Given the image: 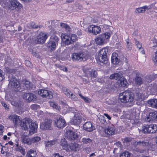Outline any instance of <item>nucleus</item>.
<instances>
[{"label":"nucleus","mask_w":157,"mask_h":157,"mask_svg":"<svg viewBox=\"0 0 157 157\" xmlns=\"http://www.w3.org/2000/svg\"><path fill=\"white\" fill-rule=\"evenodd\" d=\"M20 125L23 130L29 131V134L30 135H33L37 132V125L30 118H27L23 119Z\"/></svg>","instance_id":"1"},{"label":"nucleus","mask_w":157,"mask_h":157,"mask_svg":"<svg viewBox=\"0 0 157 157\" xmlns=\"http://www.w3.org/2000/svg\"><path fill=\"white\" fill-rule=\"evenodd\" d=\"M119 99L122 103H132L134 100V94L128 91H125L119 94Z\"/></svg>","instance_id":"2"},{"label":"nucleus","mask_w":157,"mask_h":157,"mask_svg":"<svg viewBox=\"0 0 157 157\" xmlns=\"http://www.w3.org/2000/svg\"><path fill=\"white\" fill-rule=\"evenodd\" d=\"M89 57V52L87 51H82L78 53H74L71 55V58L74 61H85Z\"/></svg>","instance_id":"3"},{"label":"nucleus","mask_w":157,"mask_h":157,"mask_svg":"<svg viewBox=\"0 0 157 157\" xmlns=\"http://www.w3.org/2000/svg\"><path fill=\"white\" fill-rule=\"evenodd\" d=\"M108 50L107 48H103L100 50L98 54L97 59L99 62L105 63L107 62V53Z\"/></svg>","instance_id":"4"},{"label":"nucleus","mask_w":157,"mask_h":157,"mask_svg":"<svg viewBox=\"0 0 157 157\" xmlns=\"http://www.w3.org/2000/svg\"><path fill=\"white\" fill-rule=\"evenodd\" d=\"M157 131V124H152L142 127L141 131L144 133H154Z\"/></svg>","instance_id":"5"},{"label":"nucleus","mask_w":157,"mask_h":157,"mask_svg":"<svg viewBox=\"0 0 157 157\" xmlns=\"http://www.w3.org/2000/svg\"><path fill=\"white\" fill-rule=\"evenodd\" d=\"M110 36V34L106 33L101 34L95 39L96 43L98 45H101L107 42V40Z\"/></svg>","instance_id":"6"},{"label":"nucleus","mask_w":157,"mask_h":157,"mask_svg":"<svg viewBox=\"0 0 157 157\" xmlns=\"http://www.w3.org/2000/svg\"><path fill=\"white\" fill-rule=\"evenodd\" d=\"M59 39L56 36H52L48 44V47L50 49L51 51H54L56 49V46L58 45Z\"/></svg>","instance_id":"7"},{"label":"nucleus","mask_w":157,"mask_h":157,"mask_svg":"<svg viewBox=\"0 0 157 157\" xmlns=\"http://www.w3.org/2000/svg\"><path fill=\"white\" fill-rule=\"evenodd\" d=\"M9 87L12 88L16 91H20V86L18 81L14 78H12L9 81Z\"/></svg>","instance_id":"8"},{"label":"nucleus","mask_w":157,"mask_h":157,"mask_svg":"<svg viewBox=\"0 0 157 157\" xmlns=\"http://www.w3.org/2000/svg\"><path fill=\"white\" fill-rule=\"evenodd\" d=\"M47 38V36L45 33L41 32L36 38L34 41L35 43L41 44L44 43Z\"/></svg>","instance_id":"9"},{"label":"nucleus","mask_w":157,"mask_h":157,"mask_svg":"<svg viewBox=\"0 0 157 157\" xmlns=\"http://www.w3.org/2000/svg\"><path fill=\"white\" fill-rule=\"evenodd\" d=\"M89 33H92L94 35H97L100 33L101 29L98 26L92 25H90L87 28Z\"/></svg>","instance_id":"10"},{"label":"nucleus","mask_w":157,"mask_h":157,"mask_svg":"<svg viewBox=\"0 0 157 157\" xmlns=\"http://www.w3.org/2000/svg\"><path fill=\"white\" fill-rule=\"evenodd\" d=\"M52 121L49 119L45 120L44 122L40 124V128L43 130H51L52 129L51 124Z\"/></svg>","instance_id":"11"},{"label":"nucleus","mask_w":157,"mask_h":157,"mask_svg":"<svg viewBox=\"0 0 157 157\" xmlns=\"http://www.w3.org/2000/svg\"><path fill=\"white\" fill-rule=\"evenodd\" d=\"M38 94L43 98H52L53 95L52 92L45 89L40 90L38 92Z\"/></svg>","instance_id":"12"},{"label":"nucleus","mask_w":157,"mask_h":157,"mask_svg":"<svg viewBox=\"0 0 157 157\" xmlns=\"http://www.w3.org/2000/svg\"><path fill=\"white\" fill-rule=\"evenodd\" d=\"M54 125L59 128H62L66 125V123L64 118L60 117L54 121Z\"/></svg>","instance_id":"13"},{"label":"nucleus","mask_w":157,"mask_h":157,"mask_svg":"<svg viewBox=\"0 0 157 157\" xmlns=\"http://www.w3.org/2000/svg\"><path fill=\"white\" fill-rule=\"evenodd\" d=\"M103 131L105 134L111 136L115 133V128L113 125L111 124L105 127Z\"/></svg>","instance_id":"14"},{"label":"nucleus","mask_w":157,"mask_h":157,"mask_svg":"<svg viewBox=\"0 0 157 157\" xmlns=\"http://www.w3.org/2000/svg\"><path fill=\"white\" fill-rule=\"evenodd\" d=\"M22 7V5L17 0H13L10 2V8L11 10H19L21 9Z\"/></svg>","instance_id":"15"},{"label":"nucleus","mask_w":157,"mask_h":157,"mask_svg":"<svg viewBox=\"0 0 157 157\" xmlns=\"http://www.w3.org/2000/svg\"><path fill=\"white\" fill-rule=\"evenodd\" d=\"M81 122V118L79 116V114L75 112L74 116L71 120V123L72 124L79 125Z\"/></svg>","instance_id":"16"},{"label":"nucleus","mask_w":157,"mask_h":157,"mask_svg":"<svg viewBox=\"0 0 157 157\" xmlns=\"http://www.w3.org/2000/svg\"><path fill=\"white\" fill-rule=\"evenodd\" d=\"M65 136L67 139L70 140H75L78 137L76 133L70 130L66 132Z\"/></svg>","instance_id":"17"},{"label":"nucleus","mask_w":157,"mask_h":157,"mask_svg":"<svg viewBox=\"0 0 157 157\" xmlns=\"http://www.w3.org/2000/svg\"><path fill=\"white\" fill-rule=\"evenodd\" d=\"M24 99L26 100L29 102L35 101L36 96L34 94L31 93H25L23 95Z\"/></svg>","instance_id":"18"},{"label":"nucleus","mask_w":157,"mask_h":157,"mask_svg":"<svg viewBox=\"0 0 157 157\" xmlns=\"http://www.w3.org/2000/svg\"><path fill=\"white\" fill-rule=\"evenodd\" d=\"M83 129L89 132H91L94 129V127L93 126L90 122H86L83 125Z\"/></svg>","instance_id":"19"},{"label":"nucleus","mask_w":157,"mask_h":157,"mask_svg":"<svg viewBox=\"0 0 157 157\" xmlns=\"http://www.w3.org/2000/svg\"><path fill=\"white\" fill-rule=\"evenodd\" d=\"M9 118L13 123L15 126H17L20 122L19 117L16 115H12L9 116Z\"/></svg>","instance_id":"20"},{"label":"nucleus","mask_w":157,"mask_h":157,"mask_svg":"<svg viewBox=\"0 0 157 157\" xmlns=\"http://www.w3.org/2000/svg\"><path fill=\"white\" fill-rule=\"evenodd\" d=\"M86 74L88 78H95L97 76V72L95 70H93L89 68L86 71Z\"/></svg>","instance_id":"21"},{"label":"nucleus","mask_w":157,"mask_h":157,"mask_svg":"<svg viewBox=\"0 0 157 157\" xmlns=\"http://www.w3.org/2000/svg\"><path fill=\"white\" fill-rule=\"evenodd\" d=\"M59 144L60 146L62 147L63 149L67 151H69V145L68 144L65 139L63 138L61 139Z\"/></svg>","instance_id":"22"},{"label":"nucleus","mask_w":157,"mask_h":157,"mask_svg":"<svg viewBox=\"0 0 157 157\" xmlns=\"http://www.w3.org/2000/svg\"><path fill=\"white\" fill-rule=\"evenodd\" d=\"M61 38L63 40L65 44L67 45L72 44L70 36L66 35L65 33H62L61 35Z\"/></svg>","instance_id":"23"},{"label":"nucleus","mask_w":157,"mask_h":157,"mask_svg":"<svg viewBox=\"0 0 157 157\" xmlns=\"http://www.w3.org/2000/svg\"><path fill=\"white\" fill-rule=\"evenodd\" d=\"M155 119H157V111L150 112L149 116L147 117V121L149 122L151 121H152Z\"/></svg>","instance_id":"24"},{"label":"nucleus","mask_w":157,"mask_h":157,"mask_svg":"<svg viewBox=\"0 0 157 157\" xmlns=\"http://www.w3.org/2000/svg\"><path fill=\"white\" fill-rule=\"evenodd\" d=\"M118 54L115 53L112 54L111 59V63L114 64H117L120 62V59L118 58Z\"/></svg>","instance_id":"25"},{"label":"nucleus","mask_w":157,"mask_h":157,"mask_svg":"<svg viewBox=\"0 0 157 157\" xmlns=\"http://www.w3.org/2000/svg\"><path fill=\"white\" fill-rule=\"evenodd\" d=\"M24 85L23 86L25 87V89L27 90L33 89L35 88L34 86L29 81L25 80L23 82Z\"/></svg>","instance_id":"26"},{"label":"nucleus","mask_w":157,"mask_h":157,"mask_svg":"<svg viewBox=\"0 0 157 157\" xmlns=\"http://www.w3.org/2000/svg\"><path fill=\"white\" fill-rule=\"evenodd\" d=\"M81 146L76 143H71L69 146V151L70 149L72 151H77L79 150Z\"/></svg>","instance_id":"27"},{"label":"nucleus","mask_w":157,"mask_h":157,"mask_svg":"<svg viewBox=\"0 0 157 157\" xmlns=\"http://www.w3.org/2000/svg\"><path fill=\"white\" fill-rule=\"evenodd\" d=\"M148 103L149 106L157 109V99H153L149 100L148 101Z\"/></svg>","instance_id":"28"},{"label":"nucleus","mask_w":157,"mask_h":157,"mask_svg":"<svg viewBox=\"0 0 157 157\" xmlns=\"http://www.w3.org/2000/svg\"><path fill=\"white\" fill-rule=\"evenodd\" d=\"M148 142L143 141H136L134 143V145L136 147H145L148 144Z\"/></svg>","instance_id":"29"},{"label":"nucleus","mask_w":157,"mask_h":157,"mask_svg":"<svg viewBox=\"0 0 157 157\" xmlns=\"http://www.w3.org/2000/svg\"><path fill=\"white\" fill-rule=\"evenodd\" d=\"M118 83H120V85L123 87H126L127 84L126 79L124 78H121V79L118 81Z\"/></svg>","instance_id":"30"},{"label":"nucleus","mask_w":157,"mask_h":157,"mask_svg":"<svg viewBox=\"0 0 157 157\" xmlns=\"http://www.w3.org/2000/svg\"><path fill=\"white\" fill-rule=\"evenodd\" d=\"M26 157H37V154L36 151L34 150H30L28 151Z\"/></svg>","instance_id":"31"},{"label":"nucleus","mask_w":157,"mask_h":157,"mask_svg":"<svg viewBox=\"0 0 157 157\" xmlns=\"http://www.w3.org/2000/svg\"><path fill=\"white\" fill-rule=\"evenodd\" d=\"M60 26L62 28H64L67 32H70L71 31V28L66 23L61 22L60 23Z\"/></svg>","instance_id":"32"},{"label":"nucleus","mask_w":157,"mask_h":157,"mask_svg":"<svg viewBox=\"0 0 157 157\" xmlns=\"http://www.w3.org/2000/svg\"><path fill=\"white\" fill-rule=\"evenodd\" d=\"M16 151L20 152L23 155H24L25 154V149L21 146H19L18 144H16Z\"/></svg>","instance_id":"33"},{"label":"nucleus","mask_w":157,"mask_h":157,"mask_svg":"<svg viewBox=\"0 0 157 157\" xmlns=\"http://www.w3.org/2000/svg\"><path fill=\"white\" fill-rule=\"evenodd\" d=\"M144 97V96L143 94L138 93H136L135 98L136 100L141 101L143 100Z\"/></svg>","instance_id":"34"},{"label":"nucleus","mask_w":157,"mask_h":157,"mask_svg":"<svg viewBox=\"0 0 157 157\" xmlns=\"http://www.w3.org/2000/svg\"><path fill=\"white\" fill-rule=\"evenodd\" d=\"M22 142L28 145L31 144V139L27 137H23L22 140Z\"/></svg>","instance_id":"35"},{"label":"nucleus","mask_w":157,"mask_h":157,"mask_svg":"<svg viewBox=\"0 0 157 157\" xmlns=\"http://www.w3.org/2000/svg\"><path fill=\"white\" fill-rule=\"evenodd\" d=\"M82 142L84 144H91L92 143V140L88 137L83 138L82 140Z\"/></svg>","instance_id":"36"},{"label":"nucleus","mask_w":157,"mask_h":157,"mask_svg":"<svg viewBox=\"0 0 157 157\" xmlns=\"http://www.w3.org/2000/svg\"><path fill=\"white\" fill-rule=\"evenodd\" d=\"M51 106L54 108H55L58 110H59L60 109V107L58 105V104L53 101H50L49 102Z\"/></svg>","instance_id":"37"},{"label":"nucleus","mask_w":157,"mask_h":157,"mask_svg":"<svg viewBox=\"0 0 157 157\" xmlns=\"http://www.w3.org/2000/svg\"><path fill=\"white\" fill-rule=\"evenodd\" d=\"M56 142V141L55 140H52L45 142V144L46 147H50L55 144Z\"/></svg>","instance_id":"38"},{"label":"nucleus","mask_w":157,"mask_h":157,"mask_svg":"<svg viewBox=\"0 0 157 157\" xmlns=\"http://www.w3.org/2000/svg\"><path fill=\"white\" fill-rule=\"evenodd\" d=\"M62 90L64 94L68 97L70 95L71 93V91L69 90L66 87L63 88Z\"/></svg>","instance_id":"39"},{"label":"nucleus","mask_w":157,"mask_h":157,"mask_svg":"<svg viewBox=\"0 0 157 157\" xmlns=\"http://www.w3.org/2000/svg\"><path fill=\"white\" fill-rule=\"evenodd\" d=\"M31 139V144L33 143H36L40 140L41 139L40 137L35 136Z\"/></svg>","instance_id":"40"},{"label":"nucleus","mask_w":157,"mask_h":157,"mask_svg":"<svg viewBox=\"0 0 157 157\" xmlns=\"http://www.w3.org/2000/svg\"><path fill=\"white\" fill-rule=\"evenodd\" d=\"M78 95L85 102L90 103V100L88 98L83 96L81 94H79Z\"/></svg>","instance_id":"41"},{"label":"nucleus","mask_w":157,"mask_h":157,"mask_svg":"<svg viewBox=\"0 0 157 157\" xmlns=\"http://www.w3.org/2000/svg\"><path fill=\"white\" fill-rule=\"evenodd\" d=\"M70 38H71V41H72V44L74 43L77 40V37L76 35L75 34H72L70 36Z\"/></svg>","instance_id":"42"},{"label":"nucleus","mask_w":157,"mask_h":157,"mask_svg":"<svg viewBox=\"0 0 157 157\" xmlns=\"http://www.w3.org/2000/svg\"><path fill=\"white\" fill-rule=\"evenodd\" d=\"M98 118L101 123L104 124H105L106 123V121L104 116L101 115H100L98 117Z\"/></svg>","instance_id":"43"},{"label":"nucleus","mask_w":157,"mask_h":157,"mask_svg":"<svg viewBox=\"0 0 157 157\" xmlns=\"http://www.w3.org/2000/svg\"><path fill=\"white\" fill-rule=\"evenodd\" d=\"M136 83L138 85H140L142 83V80L141 78L139 77H136L135 78Z\"/></svg>","instance_id":"44"},{"label":"nucleus","mask_w":157,"mask_h":157,"mask_svg":"<svg viewBox=\"0 0 157 157\" xmlns=\"http://www.w3.org/2000/svg\"><path fill=\"white\" fill-rule=\"evenodd\" d=\"M126 46L127 48L129 50H131L132 48V45L128 39H127L126 40Z\"/></svg>","instance_id":"45"},{"label":"nucleus","mask_w":157,"mask_h":157,"mask_svg":"<svg viewBox=\"0 0 157 157\" xmlns=\"http://www.w3.org/2000/svg\"><path fill=\"white\" fill-rule=\"evenodd\" d=\"M68 97L73 101H76L78 100V98L76 96L72 93L71 94L68 96Z\"/></svg>","instance_id":"46"},{"label":"nucleus","mask_w":157,"mask_h":157,"mask_svg":"<svg viewBox=\"0 0 157 157\" xmlns=\"http://www.w3.org/2000/svg\"><path fill=\"white\" fill-rule=\"evenodd\" d=\"M135 12L136 13H144V9L143 8V7H142L136 8V9Z\"/></svg>","instance_id":"47"},{"label":"nucleus","mask_w":157,"mask_h":157,"mask_svg":"<svg viewBox=\"0 0 157 157\" xmlns=\"http://www.w3.org/2000/svg\"><path fill=\"white\" fill-rule=\"evenodd\" d=\"M130 154L128 151H124L120 154V157H130Z\"/></svg>","instance_id":"48"},{"label":"nucleus","mask_w":157,"mask_h":157,"mask_svg":"<svg viewBox=\"0 0 157 157\" xmlns=\"http://www.w3.org/2000/svg\"><path fill=\"white\" fill-rule=\"evenodd\" d=\"M135 44L137 46V48H139L140 50L141 49V51L143 50V48H142V46L141 44L136 39H135Z\"/></svg>","instance_id":"49"},{"label":"nucleus","mask_w":157,"mask_h":157,"mask_svg":"<svg viewBox=\"0 0 157 157\" xmlns=\"http://www.w3.org/2000/svg\"><path fill=\"white\" fill-rule=\"evenodd\" d=\"M115 79L117 80L118 79H119V78H122L121 77L122 74L120 72H118L116 73H115Z\"/></svg>","instance_id":"50"},{"label":"nucleus","mask_w":157,"mask_h":157,"mask_svg":"<svg viewBox=\"0 0 157 157\" xmlns=\"http://www.w3.org/2000/svg\"><path fill=\"white\" fill-rule=\"evenodd\" d=\"M4 78V74L2 71L0 69V82L2 81Z\"/></svg>","instance_id":"51"},{"label":"nucleus","mask_w":157,"mask_h":157,"mask_svg":"<svg viewBox=\"0 0 157 157\" xmlns=\"http://www.w3.org/2000/svg\"><path fill=\"white\" fill-rule=\"evenodd\" d=\"M51 23L52 25V26H51L50 28L49 26V27L50 29H53L55 25V24L57 23V20H52L51 21Z\"/></svg>","instance_id":"52"},{"label":"nucleus","mask_w":157,"mask_h":157,"mask_svg":"<svg viewBox=\"0 0 157 157\" xmlns=\"http://www.w3.org/2000/svg\"><path fill=\"white\" fill-rule=\"evenodd\" d=\"M25 65L27 67H32L31 62L28 60H26L25 61Z\"/></svg>","instance_id":"53"},{"label":"nucleus","mask_w":157,"mask_h":157,"mask_svg":"<svg viewBox=\"0 0 157 157\" xmlns=\"http://www.w3.org/2000/svg\"><path fill=\"white\" fill-rule=\"evenodd\" d=\"M31 109L34 110H36L39 108V106L36 104H34L31 106Z\"/></svg>","instance_id":"54"},{"label":"nucleus","mask_w":157,"mask_h":157,"mask_svg":"<svg viewBox=\"0 0 157 157\" xmlns=\"http://www.w3.org/2000/svg\"><path fill=\"white\" fill-rule=\"evenodd\" d=\"M31 26L32 28L34 29H36L38 27V25H36L35 23L33 22H32L31 23Z\"/></svg>","instance_id":"55"},{"label":"nucleus","mask_w":157,"mask_h":157,"mask_svg":"<svg viewBox=\"0 0 157 157\" xmlns=\"http://www.w3.org/2000/svg\"><path fill=\"white\" fill-rule=\"evenodd\" d=\"M5 71L8 73H11L12 72L13 70L10 69L8 67H5Z\"/></svg>","instance_id":"56"},{"label":"nucleus","mask_w":157,"mask_h":157,"mask_svg":"<svg viewBox=\"0 0 157 157\" xmlns=\"http://www.w3.org/2000/svg\"><path fill=\"white\" fill-rule=\"evenodd\" d=\"M132 139L131 138L127 137L124 139V142L127 143L131 141Z\"/></svg>","instance_id":"57"},{"label":"nucleus","mask_w":157,"mask_h":157,"mask_svg":"<svg viewBox=\"0 0 157 157\" xmlns=\"http://www.w3.org/2000/svg\"><path fill=\"white\" fill-rule=\"evenodd\" d=\"M3 128L4 126L3 125L0 124V135L2 134L3 132Z\"/></svg>","instance_id":"58"},{"label":"nucleus","mask_w":157,"mask_h":157,"mask_svg":"<svg viewBox=\"0 0 157 157\" xmlns=\"http://www.w3.org/2000/svg\"><path fill=\"white\" fill-rule=\"evenodd\" d=\"M1 103L2 105L6 109H8L7 105L5 102H2Z\"/></svg>","instance_id":"59"},{"label":"nucleus","mask_w":157,"mask_h":157,"mask_svg":"<svg viewBox=\"0 0 157 157\" xmlns=\"http://www.w3.org/2000/svg\"><path fill=\"white\" fill-rule=\"evenodd\" d=\"M144 9V12L146 10H149L150 9V7H149V6H145L142 7Z\"/></svg>","instance_id":"60"},{"label":"nucleus","mask_w":157,"mask_h":157,"mask_svg":"<svg viewBox=\"0 0 157 157\" xmlns=\"http://www.w3.org/2000/svg\"><path fill=\"white\" fill-rule=\"evenodd\" d=\"M61 69L65 71H67V68L66 67L64 66L61 67Z\"/></svg>","instance_id":"61"},{"label":"nucleus","mask_w":157,"mask_h":157,"mask_svg":"<svg viewBox=\"0 0 157 157\" xmlns=\"http://www.w3.org/2000/svg\"><path fill=\"white\" fill-rule=\"evenodd\" d=\"M115 73L109 76V78L111 79H115Z\"/></svg>","instance_id":"62"},{"label":"nucleus","mask_w":157,"mask_h":157,"mask_svg":"<svg viewBox=\"0 0 157 157\" xmlns=\"http://www.w3.org/2000/svg\"><path fill=\"white\" fill-rule=\"evenodd\" d=\"M104 115L109 120L111 119V117L107 113H104Z\"/></svg>","instance_id":"63"},{"label":"nucleus","mask_w":157,"mask_h":157,"mask_svg":"<svg viewBox=\"0 0 157 157\" xmlns=\"http://www.w3.org/2000/svg\"><path fill=\"white\" fill-rule=\"evenodd\" d=\"M55 157H64L63 156H60L58 153H56L55 154Z\"/></svg>","instance_id":"64"}]
</instances>
